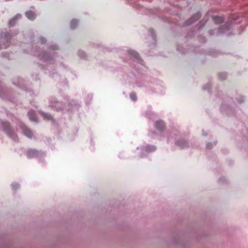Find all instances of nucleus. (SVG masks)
<instances>
[{"label": "nucleus", "mask_w": 248, "mask_h": 248, "mask_svg": "<svg viewBox=\"0 0 248 248\" xmlns=\"http://www.w3.org/2000/svg\"><path fill=\"white\" fill-rule=\"evenodd\" d=\"M1 36L2 37H4V39L6 40V41L10 40L12 37L11 34L9 32L2 33Z\"/></svg>", "instance_id": "14"}, {"label": "nucleus", "mask_w": 248, "mask_h": 248, "mask_svg": "<svg viewBox=\"0 0 248 248\" xmlns=\"http://www.w3.org/2000/svg\"><path fill=\"white\" fill-rule=\"evenodd\" d=\"M156 147L155 146H151L149 145H147L141 148V150L142 152H144V153H142L140 156L141 157H143L146 156L148 153L154 152L156 150Z\"/></svg>", "instance_id": "3"}, {"label": "nucleus", "mask_w": 248, "mask_h": 248, "mask_svg": "<svg viewBox=\"0 0 248 248\" xmlns=\"http://www.w3.org/2000/svg\"><path fill=\"white\" fill-rule=\"evenodd\" d=\"M201 17V14L200 13H197L195 14L188 21V24H191L194 23L196 21L199 19Z\"/></svg>", "instance_id": "7"}, {"label": "nucleus", "mask_w": 248, "mask_h": 248, "mask_svg": "<svg viewBox=\"0 0 248 248\" xmlns=\"http://www.w3.org/2000/svg\"><path fill=\"white\" fill-rule=\"evenodd\" d=\"M176 133L175 132H172L170 134V136L168 138V142H169L170 140V138L173 139L174 138V139H176Z\"/></svg>", "instance_id": "19"}, {"label": "nucleus", "mask_w": 248, "mask_h": 248, "mask_svg": "<svg viewBox=\"0 0 248 248\" xmlns=\"http://www.w3.org/2000/svg\"><path fill=\"white\" fill-rule=\"evenodd\" d=\"M78 21L77 19H72L70 22V28L75 29L78 26Z\"/></svg>", "instance_id": "13"}, {"label": "nucleus", "mask_w": 248, "mask_h": 248, "mask_svg": "<svg viewBox=\"0 0 248 248\" xmlns=\"http://www.w3.org/2000/svg\"><path fill=\"white\" fill-rule=\"evenodd\" d=\"M47 120H48L50 118V116L47 115Z\"/></svg>", "instance_id": "24"}, {"label": "nucleus", "mask_w": 248, "mask_h": 248, "mask_svg": "<svg viewBox=\"0 0 248 248\" xmlns=\"http://www.w3.org/2000/svg\"><path fill=\"white\" fill-rule=\"evenodd\" d=\"M25 15L27 17L31 20H33L36 18V14L32 11L27 12Z\"/></svg>", "instance_id": "8"}, {"label": "nucleus", "mask_w": 248, "mask_h": 248, "mask_svg": "<svg viewBox=\"0 0 248 248\" xmlns=\"http://www.w3.org/2000/svg\"><path fill=\"white\" fill-rule=\"evenodd\" d=\"M218 78L221 80H224L227 78V74L225 73H220L218 75Z\"/></svg>", "instance_id": "17"}, {"label": "nucleus", "mask_w": 248, "mask_h": 248, "mask_svg": "<svg viewBox=\"0 0 248 248\" xmlns=\"http://www.w3.org/2000/svg\"><path fill=\"white\" fill-rule=\"evenodd\" d=\"M175 144L180 148H184L187 147V143L183 140H176L175 141Z\"/></svg>", "instance_id": "5"}, {"label": "nucleus", "mask_w": 248, "mask_h": 248, "mask_svg": "<svg viewBox=\"0 0 248 248\" xmlns=\"http://www.w3.org/2000/svg\"><path fill=\"white\" fill-rule=\"evenodd\" d=\"M130 97L132 101H136L137 100L136 95L135 93H130Z\"/></svg>", "instance_id": "20"}, {"label": "nucleus", "mask_w": 248, "mask_h": 248, "mask_svg": "<svg viewBox=\"0 0 248 248\" xmlns=\"http://www.w3.org/2000/svg\"><path fill=\"white\" fill-rule=\"evenodd\" d=\"M235 20V19H234L233 21H232V20H231L230 21H231V22H233Z\"/></svg>", "instance_id": "25"}, {"label": "nucleus", "mask_w": 248, "mask_h": 248, "mask_svg": "<svg viewBox=\"0 0 248 248\" xmlns=\"http://www.w3.org/2000/svg\"><path fill=\"white\" fill-rule=\"evenodd\" d=\"M206 147L209 149L211 147H210V144H207L206 145Z\"/></svg>", "instance_id": "23"}, {"label": "nucleus", "mask_w": 248, "mask_h": 248, "mask_svg": "<svg viewBox=\"0 0 248 248\" xmlns=\"http://www.w3.org/2000/svg\"><path fill=\"white\" fill-rule=\"evenodd\" d=\"M223 29L222 28L219 29L218 30V34H221V33H225V31H223Z\"/></svg>", "instance_id": "22"}, {"label": "nucleus", "mask_w": 248, "mask_h": 248, "mask_svg": "<svg viewBox=\"0 0 248 248\" xmlns=\"http://www.w3.org/2000/svg\"><path fill=\"white\" fill-rule=\"evenodd\" d=\"M24 134L28 138H31L32 136V132L26 126L22 128Z\"/></svg>", "instance_id": "9"}, {"label": "nucleus", "mask_w": 248, "mask_h": 248, "mask_svg": "<svg viewBox=\"0 0 248 248\" xmlns=\"http://www.w3.org/2000/svg\"><path fill=\"white\" fill-rule=\"evenodd\" d=\"M211 87V84L210 83H207L206 85L203 86L202 88L203 90H207L210 88Z\"/></svg>", "instance_id": "21"}, {"label": "nucleus", "mask_w": 248, "mask_h": 248, "mask_svg": "<svg viewBox=\"0 0 248 248\" xmlns=\"http://www.w3.org/2000/svg\"><path fill=\"white\" fill-rule=\"evenodd\" d=\"M28 115L31 120L32 121H36L37 119L35 115V113L33 110H30L28 112Z\"/></svg>", "instance_id": "11"}, {"label": "nucleus", "mask_w": 248, "mask_h": 248, "mask_svg": "<svg viewBox=\"0 0 248 248\" xmlns=\"http://www.w3.org/2000/svg\"><path fill=\"white\" fill-rule=\"evenodd\" d=\"M78 56L82 59H85L86 57V54L84 51L82 50H79L78 52Z\"/></svg>", "instance_id": "15"}, {"label": "nucleus", "mask_w": 248, "mask_h": 248, "mask_svg": "<svg viewBox=\"0 0 248 248\" xmlns=\"http://www.w3.org/2000/svg\"><path fill=\"white\" fill-rule=\"evenodd\" d=\"M155 126L157 129L162 130L165 127L164 123L161 120L157 121L155 123Z\"/></svg>", "instance_id": "6"}, {"label": "nucleus", "mask_w": 248, "mask_h": 248, "mask_svg": "<svg viewBox=\"0 0 248 248\" xmlns=\"http://www.w3.org/2000/svg\"><path fill=\"white\" fill-rule=\"evenodd\" d=\"M37 155V152L35 151H30L28 152V155L29 157H34Z\"/></svg>", "instance_id": "18"}, {"label": "nucleus", "mask_w": 248, "mask_h": 248, "mask_svg": "<svg viewBox=\"0 0 248 248\" xmlns=\"http://www.w3.org/2000/svg\"><path fill=\"white\" fill-rule=\"evenodd\" d=\"M58 49V46L57 45H49L47 46V64L49 63H51V62H53L54 60V57L55 56V52L52 53V56H50V54H48L51 53V51L56 50Z\"/></svg>", "instance_id": "2"}, {"label": "nucleus", "mask_w": 248, "mask_h": 248, "mask_svg": "<svg viewBox=\"0 0 248 248\" xmlns=\"http://www.w3.org/2000/svg\"><path fill=\"white\" fill-rule=\"evenodd\" d=\"M3 48V47H2V46H0V48Z\"/></svg>", "instance_id": "26"}, {"label": "nucleus", "mask_w": 248, "mask_h": 248, "mask_svg": "<svg viewBox=\"0 0 248 248\" xmlns=\"http://www.w3.org/2000/svg\"><path fill=\"white\" fill-rule=\"evenodd\" d=\"M213 20L216 24H219L223 22V19L219 16H214L213 17Z\"/></svg>", "instance_id": "12"}, {"label": "nucleus", "mask_w": 248, "mask_h": 248, "mask_svg": "<svg viewBox=\"0 0 248 248\" xmlns=\"http://www.w3.org/2000/svg\"><path fill=\"white\" fill-rule=\"evenodd\" d=\"M2 125L4 130L7 133V134H8L9 136H12L13 132L10 129V126L9 123L7 122H2Z\"/></svg>", "instance_id": "4"}, {"label": "nucleus", "mask_w": 248, "mask_h": 248, "mask_svg": "<svg viewBox=\"0 0 248 248\" xmlns=\"http://www.w3.org/2000/svg\"><path fill=\"white\" fill-rule=\"evenodd\" d=\"M21 16V15H16L14 18L11 19L9 22V24L10 26H13L14 24L15 23V22L17 18H19Z\"/></svg>", "instance_id": "16"}, {"label": "nucleus", "mask_w": 248, "mask_h": 248, "mask_svg": "<svg viewBox=\"0 0 248 248\" xmlns=\"http://www.w3.org/2000/svg\"><path fill=\"white\" fill-rule=\"evenodd\" d=\"M127 53L131 59H133L134 62L138 64L143 65L142 60L140 59L139 54L136 51L132 50H128Z\"/></svg>", "instance_id": "1"}, {"label": "nucleus", "mask_w": 248, "mask_h": 248, "mask_svg": "<svg viewBox=\"0 0 248 248\" xmlns=\"http://www.w3.org/2000/svg\"><path fill=\"white\" fill-rule=\"evenodd\" d=\"M51 107L55 108L56 109L59 110L62 108V105L60 102H55L54 104H51Z\"/></svg>", "instance_id": "10"}]
</instances>
